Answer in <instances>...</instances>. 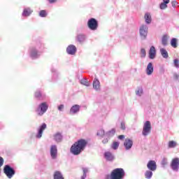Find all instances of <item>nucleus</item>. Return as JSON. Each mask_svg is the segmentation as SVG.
<instances>
[{
    "mask_svg": "<svg viewBox=\"0 0 179 179\" xmlns=\"http://www.w3.org/2000/svg\"><path fill=\"white\" fill-rule=\"evenodd\" d=\"M87 145V141L83 138H81L71 146L70 152L72 153V155H74V156H78V155H80V153L85 150Z\"/></svg>",
    "mask_w": 179,
    "mask_h": 179,
    "instance_id": "f257e3e1",
    "label": "nucleus"
},
{
    "mask_svg": "<svg viewBox=\"0 0 179 179\" xmlns=\"http://www.w3.org/2000/svg\"><path fill=\"white\" fill-rule=\"evenodd\" d=\"M125 176V171L122 169H115L110 174L111 179H122Z\"/></svg>",
    "mask_w": 179,
    "mask_h": 179,
    "instance_id": "f03ea898",
    "label": "nucleus"
},
{
    "mask_svg": "<svg viewBox=\"0 0 179 179\" xmlns=\"http://www.w3.org/2000/svg\"><path fill=\"white\" fill-rule=\"evenodd\" d=\"M48 110V105L47 103L43 102L38 105V108L36 110V114L41 117V115H44L45 113H47V110Z\"/></svg>",
    "mask_w": 179,
    "mask_h": 179,
    "instance_id": "7ed1b4c3",
    "label": "nucleus"
},
{
    "mask_svg": "<svg viewBox=\"0 0 179 179\" xmlns=\"http://www.w3.org/2000/svg\"><path fill=\"white\" fill-rule=\"evenodd\" d=\"M150 131H152V125L150 124V122L146 121L143 124L142 135L143 136H148V135L150 134Z\"/></svg>",
    "mask_w": 179,
    "mask_h": 179,
    "instance_id": "20e7f679",
    "label": "nucleus"
},
{
    "mask_svg": "<svg viewBox=\"0 0 179 179\" xmlns=\"http://www.w3.org/2000/svg\"><path fill=\"white\" fill-rule=\"evenodd\" d=\"M3 172L6 176H7L8 178H12L13 176H15V169L10 167L9 165H6L3 169Z\"/></svg>",
    "mask_w": 179,
    "mask_h": 179,
    "instance_id": "39448f33",
    "label": "nucleus"
},
{
    "mask_svg": "<svg viewBox=\"0 0 179 179\" xmlns=\"http://www.w3.org/2000/svg\"><path fill=\"white\" fill-rule=\"evenodd\" d=\"M87 26L90 30H97V27L99 24L97 23V20L94 18H91L88 20Z\"/></svg>",
    "mask_w": 179,
    "mask_h": 179,
    "instance_id": "423d86ee",
    "label": "nucleus"
},
{
    "mask_svg": "<svg viewBox=\"0 0 179 179\" xmlns=\"http://www.w3.org/2000/svg\"><path fill=\"white\" fill-rule=\"evenodd\" d=\"M148 25L146 24H143L140 27V35L143 38V40H145V38H146V37L148 36Z\"/></svg>",
    "mask_w": 179,
    "mask_h": 179,
    "instance_id": "0eeeda50",
    "label": "nucleus"
},
{
    "mask_svg": "<svg viewBox=\"0 0 179 179\" xmlns=\"http://www.w3.org/2000/svg\"><path fill=\"white\" fill-rule=\"evenodd\" d=\"M50 156L53 159H55L57 157H58V148L56 145H52L50 146Z\"/></svg>",
    "mask_w": 179,
    "mask_h": 179,
    "instance_id": "6e6552de",
    "label": "nucleus"
},
{
    "mask_svg": "<svg viewBox=\"0 0 179 179\" xmlns=\"http://www.w3.org/2000/svg\"><path fill=\"white\" fill-rule=\"evenodd\" d=\"M29 55L32 59H36L40 57V52L37 51V49L32 47L29 49Z\"/></svg>",
    "mask_w": 179,
    "mask_h": 179,
    "instance_id": "1a4fd4ad",
    "label": "nucleus"
},
{
    "mask_svg": "<svg viewBox=\"0 0 179 179\" xmlns=\"http://www.w3.org/2000/svg\"><path fill=\"white\" fill-rule=\"evenodd\" d=\"M47 128V124L45 123H43L41 126H40L38 129V133L36 135V138L38 139H40L41 136H43V132H44V130Z\"/></svg>",
    "mask_w": 179,
    "mask_h": 179,
    "instance_id": "9d476101",
    "label": "nucleus"
},
{
    "mask_svg": "<svg viewBox=\"0 0 179 179\" xmlns=\"http://www.w3.org/2000/svg\"><path fill=\"white\" fill-rule=\"evenodd\" d=\"M147 168L151 171H156L157 169V165L156 164V161L150 160L147 164Z\"/></svg>",
    "mask_w": 179,
    "mask_h": 179,
    "instance_id": "9b49d317",
    "label": "nucleus"
},
{
    "mask_svg": "<svg viewBox=\"0 0 179 179\" xmlns=\"http://www.w3.org/2000/svg\"><path fill=\"white\" fill-rule=\"evenodd\" d=\"M134 145V141L130 138H126L124 142V146L126 150H131Z\"/></svg>",
    "mask_w": 179,
    "mask_h": 179,
    "instance_id": "f8f14e48",
    "label": "nucleus"
},
{
    "mask_svg": "<svg viewBox=\"0 0 179 179\" xmlns=\"http://www.w3.org/2000/svg\"><path fill=\"white\" fill-rule=\"evenodd\" d=\"M171 167L173 171H178L179 168V159L175 158L172 160Z\"/></svg>",
    "mask_w": 179,
    "mask_h": 179,
    "instance_id": "ddd939ff",
    "label": "nucleus"
},
{
    "mask_svg": "<svg viewBox=\"0 0 179 179\" xmlns=\"http://www.w3.org/2000/svg\"><path fill=\"white\" fill-rule=\"evenodd\" d=\"M79 111H80V106L74 105L71 108L69 114L70 115H75V114H78Z\"/></svg>",
    "mask_w": 179,
    "mask_h": 179,
    "instance_id": "4468645a",
    "label": "nucleus"
},
{
    "mask_svg": "<svg viewBox=\"0 0 179 179\" xmlns=\"http://www.w3.org/2000/svg\"><path fill=\"white\" fill-rule=\"evenodd\" d=\"M52 139L56 143H59L60 142H62V134L59 132H57L53 134Z\"/></svg>",
    "mask_w": 179,
    "mask_h": 179,
    "instance_id": "2eb2a0df",
    "label": "nucleus"
},
{
    "mask_svg": "<svg viewBox=\"0 0 179 179\" xmlns=\"http://www.w3.org/2000/svg\"><path fill=\"white\" fill-rule=\"evenodd\" d=\"M149 58L150 59H155L156 58V48L151 46L149 50Z\"/></svg>",
    "mask_w": 179,
    "mask_h": 179,
    "instance_id": "dca6fc26",
    "label": "nucleus"
},
{
    "mask_svg": "<svg viewBox=\"0 0 179 179\" xmlns=\"http://www.w3.org/2000/svg\"><path fill=\"white\" fill-rule=\"evenodd\" d=\"M66 52L70 55H73L76 52V47L73 45H70L67 47Z\"/></svg>",
    "mask_w": 179,
    "mask_h": 179,
    "instance_id": "f3484780",
    "label": "nucleus"
},
{
    "mask_svg": "<svg viewBox=\"0 0 179 179\" xmlns=\"http://www.w3.org/2000/svg\"><path fill=\"white\" fill-rule=\"evenodd\" d=\"M153 71H154V69H153V64H152V62H150L148 66H147V68L145 69V72H146V74L148 76H150V75H152V73H153Z\"/></svg>",
    "mask_w": 179,
    "mask_h": 179,
    "instance_id": "a211bd4d",
    "label": "nucleus"
},
{
    "mask_svg": "<svg viewBox=\"0 0 179 179\" xmlns=\"http://www.w3.org/2000/svg\"><path fill=\"white\" fill-rule=\"evenodd\" d=\"M93 89L96 92L100 91V81L97 78H94L93 80Z\"/></svg>",
    "mask_w": 179,
    "mask_h": 179,
    "instance_id": "6ab92c4d",
    "label": "nucleus"
},
{
    "mask_svg": "<svg viewBox=\"0 0 179 179\" xmlns=\"http://www.w3.org/2000/svg\"><path fill=\"white\" fill-rule=\"evenodd\" d=\"M169 38H170V36L167 34H165L162 38V44L164 45V47H166L169 45Z\"/></svg>",
    "mask_w": 179,
    "mask_h": 179,
    "instance_id": "aec40b11",
    "label": "nucleus"
},
{
    "mask_svg": "<svg viewBox=\"0 0 179 179\" xmlns=\"http://www.w3.org/2000/svg\"><path fill=\"white\" fill-rule=\"evenodd\" d=\"M144 19L146 24H150V23H152V15H150V13H145Z\"/></svg>",
    "mask_w": 179,
    "mask_h": 179,
    "instance_id": "412c9836",
    "label": "nucleus"
},
{
    "mask_svg": "<svg viewBox=\"0 0 179 179\" xmlns=\"http://www.w3.org/2000/svg\"><path fill=\"white\" fill-rule=\"evenodd\" d=\"M104 157L108 162H113V160H114V155H113L110 152H105Z\"/></svg>",
    "mask_w": 179,
    "mask_h": 179,
    "instance_id": "4be33fe9",
    "label": "nucleus"
},
{
    "mask_svg": "<svg viewBox=\"0 0 179 179\" xmlns=\"http://www.w3.org/2000/svg\"><path fill=\"white\" fill-rule=\"evenodd\" d=\"M32 13H33V10L30 9V8H24L22 12V16H24V17L30 16V15H31Z\"/></svg>",
    "mask_w": 179,
    "mask_h": 179,
    "instance_id": "5701e85b",
    "label": "nucleus"
},
{
    "mask_svg": "<svg viewBox=\"0 0 179 179\" xmlns=\"http://www.w3.org/2000/svg\"><path fill=\"white\" fill-rule=\"evenodd\" d=\"M159 51H160V54H161L162 57L165 58V59H167V58H169V52H167V50L166 49L161 48L159 50Z\"/></svg>",
    "mask_w": 179,
    "mask_h": 179,
    "instance_id": "b1692460",
    "label": "nucleus"
},
{
    "mask_svg": "<svg viewBox=\"0 0 179 179\" xmlns=\"http://www.w3.org/2000/svg\"><path fill=\"white\" fill-rule=\"evenodd\" d=\"M52 72L53 73V76H52V80L53 82H55L56 80H58V71L55 69H52Z\"/></svg>",
    "mask_w": 179,
    "mask_h": 179,
    "instance_id": "393cba45",
    "label": "nucleus"
},
{
    "mask_svg": "<svg viewBox=\"0 0 179 179\" xmlns=\"http://www.w3.org/2000/svg\"><path fill=\"white\" fill-rule=\"evenodd\" d=\"M54 179H64V176L59 171H57L56 172H55Z\"/></svg>",
    "mask_w": 179,
    "mask_h": 179,
    "instance_id": "a878e982",
    "label": "nucleus"
},
{
    "mask_svg": "<svg viewBox=\"0 0 179 179\" xmlns=\"http://www.w3.org/2000/svg\"><path fill=\"white\" fill-rule=\"evenodd\" d=\"M152 171H150V170L146 171L145 173V178H147V179L152 178V177L153 176V172Z\"/></svg>",
    "mask_w": 179,
    "mask_h": 179,
    "instance_id": "bb28decb",
    "label": "nucleus"
},
{
    "mask_svg": "<svg viewBox=\"0 0 179 179\" xmlns=\"http://www.w3.org/2000/svg\"><path fill=\"white\" fill-rule=\"evenodd\" d=\"M86 39V37L83 34H80L77 36V40L79 41V43H83L85 40Z\"/></svg>",
    "mask_w": 179,
    "mask_h": 179,
    "instance_id": "cd10ccee",
    "label": "nucleus"
},
{
    "mask_svg": "<svg viewBox=\"0 0 179 179\" xmlns=\"http://www.w3.org/2000/svg\"><path fill=\"white\" fill-rule=\"evenodd\" d=\"M106 135L108 136V138L114 136V135H115V129H112L110 131H108Z\"/></svg>",
    "mask_w": 179,
    "mask_h": 179,
    "instance_id": "c85d7f7f",
    "label": "nucleus"
},
{
    "mask_svg": "<svg viewBox=\"0 0 179 179\" xmlns=\"http://www.w3.org/2000/svg\"><path fill=\"white\" fill-rule=\"evenodd\" d=\"M177 38H173L171 40V47H173V48H177Z\"/></svg>",
    "mask_w": 179,
    "mask_h": 179,
    "instance_id": "c756f323",
    "label": "nucleus"
},
{
    "mask_svg": "<svg viewBox=\"0 0 179 179\" xmlns=\"http://www.w3.org/2000/svg\"><path fill=\"white\" fill-rule=\"evenodd\" d=\"M80 83L81 85H84V86H87V87L90 86V83H89V80H87V79H82L80 80Z\"/></svg>",
    "mask_w": 179,
    "mask_h": 179,
    "instance_id": "7c9ffc66",
    "label": "nucleus"
},
{
    "mask_svg": "<svg viewBox=\"0 0 179 179\" xmlns=\"http://www.w3.org/2000/svg\"><path fill=\"white\" fill-rule=\"evenodd\" d=\"M83 175L81 176V179H85L87 177V173H89V169L87 168H83Z\"/></svg>",
    "mask_w": 179,
    "mask_h": 179,
    "instance_id": "2f4dec72",
    "label": "nucleus"
},
{
    "mask_svg": "<svg viewBox=\"0 0 179 179\" xmlns=\"http://www.w3.org/2000/svg\"><path fill=\"white\" fill-rule=\"evenodd\" d=\"M120 146V143L115 141L113 142V143L112 144V149H114V150H117V149H118V147Z\"/></svg>",
    "mask_w": 179,
    "mask_h": 179,
    "instance_id": "473e14b6",
    "label": "nucleus"
},
{
    "mask_svg": "<svg viewBox=\"0 0 179 179\" xmlns=\"http://www.w3.org/2000/svg\"><path fill=\"white\" fill-rule=\"evenodd\" d=\"M176 146H177V143H176V141H171L169 142V148H176Z\"/></svg>",
    "mask_w": 179,
    "mask_h": 179,
    "instance_id": "72a5a7b5",
    "label": "nucleus"
},
{
    "mask_svg": "<svg viewBox=\"0 0 179 179\" xmlns=\"http://www.w3.org/2000/svg\"><path fill=\"white\" fill-rule=\"evenodd\" d=\"M106 134V132L104 131V129H101L97 131V136H103Z\"/></svg>",
    "mask_w": 179,
    "mask_h": 179,
    "instance_id": "f704fd0d",
    "label": "nucleus"
},
{
    "mask_svg": "<svg viewBox=\"0 0 179 179\" xmlns=\"http://www.w3.org/2000/svg\"><path fill=\"white\" fill-rule=\"evenodd\" d=\"M136 93L137 96H142V94H143V89L138 88Z\"/></svg>",
    "mask_w": 179,
    "mask_h": 179,
    "instance_id": "c9c22d12",
    "label": "nucleus"
},
{
    "mask_svg": "<svg viewBox=\"0 0 179 179\" xmlns=\"http://www.w3.org/2000/svg\"><path fill=\"white\" fill-rule=\"evenodd\" d=\"M39 16H41V17H45V16H47V12L44 10H41L39 13Z\"/></svg>",
    "mask_w": 179,
    "mask_h": 179,
    "instance_id": "e433bc0d",
    "label": "nucleus"
},
{
    "mask_svg": "<svg viewBox=\"0 0 179 179\" xmlns=\"http://www.w3.org/2000/svg\"><path fill=\"white\" fill-rule=\"evenodd\" d=\"M141 58H145V57H146V50L145 48L141 50Z\"/></svg>",
    "mask_w": 179,
    "mask_h": 179,
    "instance_id": "4c0bfd02",
    "label": "nucleus"
},
{
    "mask_svg": "<svg viewBox=\"0 0 179 179\" xmlns=\"http://www.w3.org/2000/svg\"><path fill=\"white\" fill-rule=\"evenodd\" d=\"M173 65L176 66L177 69L179 68V59H175L173 60Z\"/></svg>",
    "mask_w": 179,
    "mask_h": 179,
    "instance_id": "58836bf2",
    "label": "nucleus"
},
{
    "mask_svg": "<svg viewBox=\"0 0 179 179\" xmlns=\"http://www.w3.org/2000/svg\"><path fill=\"white\" fill-rule=\"evenodd\" d=\"M160 9L162 10H164L166 9L167 8V4H166L165 3H161L160 6H159Z\"/></svg>",
    "mask_w": 179,
    "mask_h": 179,
    "instance_id": "ea45409f",
    "label": "nucleus"
},
{
    "mask_svg": "<svg viewBox=\"0 0 179 179\" xmlns=\"http://www.w3.org/2000/svg\"><path fill=\"white\" fill-rule=\"evenodd\" d=\"M35 97H36V99H40V97H41V91H36L35 92Z\"/></svg>",
    "mask_w": 179,
    "mask_h": 179,
    "instance_id": "a19ab883",
    "label": "nucleus"
},
{
    "mask_svg": "<svg viewBox=\"0 0 179 179\" xmlns=\"http://www.w3.org/2000/svg\"><path fill=\"white\" fill-rule=\"evenodd\" d=\"M120 128L121 129L125 130L126 127H125V122H121L120 123Z\"/></svg>",
    "mask_w": 179,
    "mask_h": 179,
    "instance_id": "79ce46f5",
    "label": "nucleus"
},
{
    "mask_svg": "<svg viewBox=\"0 0 179 179\" xmlns=\"http://www.w3.org/2000/svg\"><path fill=\"white\" fill-rule=\"evenodd\" d=\"M167 163V158H164L162 161V164L164 166H166Z\"/></svg>",
    "mask_w": 179,
    "mask_h": 179,
    "instance_id": "37998d69",
    "label": "nucleus"
},
{
    "mask_svg": "<svg viewBox=\"0 0 179 179\" xmlns=\"http://www.w3.org/2000/svg\"><path fill=\"white\" fill-rule=\"evenodd\" d=\"M173 79H175V80H178L179 79V75L177 73H175L173 74Z\"/></svg>",
    "mask_w": 179,
    "mask_h": 179,
    "instance_id": "c03bdc74",
    "label": "nucleus"
},
{
    "mask_svg": "<svg viewBox=\"0 0 179 179\" xmlns=\"http://www.w3.org/2000/svg\"><path fill=\"white\" fill-rule=\"evenodd\" d=\"M64 105H59V106H58V110H59V111H64Z\"/></svg>",
    "mask_w": 179,
    "mask_h": 179,
    "instance_id": "a18cd8bd",
    "label": "nucleus"
},
{
    "mask_svg": "<svg viewBox=\"0 0 179 179\" xmlns=\"http://www.w3.org/2000/svg\"><path fill=\"white\" fill-rule=\"evenodd\" d=\"M3 166V158L0 157V167H2Z\"/></svg>",
    "mask_w": 179,
    "mask_h": 179,
    "instance_id": "49530a36",
    "label": "nucleus"
},
{
    "mask_svg": "<svg viewBox=\"0 0 179 179\" xmlns=\"http://www.w3.org/2000/svg\"><path fill=\"white\" fill-rule=\"evenodd\" d=\"M171 5L173 8H176V6H177V1H171Z\"/></svg>",
    "mask_w": 179,
    "mask_h": 179,
    "instance_id": "de8ad7c7",
    "label": "nucleus"
},
{
    "mask_svg": "<svg viewBox=\"0 0 179 179\" xmlns=\"http://www.w3.org/2000/svg\"><path fill=\"white\" fill-rule=\"evenodd\" d=\"M124 138H125V136H124V135H120V136H118V139H120V140H122Z\"/></svg>",
    "mask_w": 179,
    "mask_h": 179,
    "instance_id": "09e8293b",
    "label": "nucleus"
},
{
    "mask_svg": "<svg viewBox=\"0 0 179 179\" xmlns=\"http://www.w3.org/2000/svg\"><path fill=\"white\" fill-rule=\"evenodd\" d=\"M163 3L167 5V3H170V0H163Z\"/></svg>",
    "mask_w": 179,
    "mask_h": 179,
    "instance_id": "8fccbe9b",
    "label": "nucleus"
},
{
    "mask_svg": "<svg viewBox=\"0 0 179 179\" xmlns=\"http://www.w3.org/2000/svg\"><path fill=\"white\" fill-rule=\"evenodd\" d=\"M103 143H107V142H108V138H104L103 141H102Z\"/></svg>",
    "mask_w": 179,
    "mask_h": 179,
    "instance_id": "3c124183",
    "label": "nucleus"
},
{
    "mask_svg": "<svg viewBox=\"0 0 179 179\" xmlns=\"http://www.w3.org/2000/svg\"><path fill=\"white\" fill-rule=\"evenodd\" d=\"M48 1L50 2V3H54V2H56L57 0H48Z\"/></svg>",
    "mask_w": 179,
    "mask_h": 179,
    "instance_id": "603ef678",
    "label": "nucleus"
}]
</instances>
